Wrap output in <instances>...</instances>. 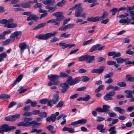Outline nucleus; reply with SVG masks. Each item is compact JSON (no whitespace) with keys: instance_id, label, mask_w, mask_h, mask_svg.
<instances>
[{"instance_id":"38","label":"nucleus","mask_w":134,"mask_h":134,"mask_svg":"<svg viewBox=\"0 0 134 134\" xmlns=\"http://www.w3.org/2000/svg\"><path fill=\"white\" fill-rule=\"evenodd\" d=\"M64 105V102L63 101L60 100L58 103L56 105V107L57 108H59L62 107Z\"/></svg>"},{"instance_id":"2","label":"nucleus","mask_w":134,"mask_h":134,"mask_svg":"<svg viewBox=\"0 0 134 134\" xmlns=\"http://www.w3.org/2000/svg\"><path fill=\"white\" fill-rule=\"evenodd\" d=\"M57 31H54L53 33L51 32L47 33L45 34H40L35 37L37 39L43 40H46L51 38L52 37H54L58 34Z\"/></svg>"},{"instance_id":"47","label":"nucleus","mask_w":134,"mask_h":134,"mask_svg":"<svg viewBox=\"0 0 134 134\" xmlns=\"http://www.w3.org/2000/svg\"><path fill=\"white\" fill-rule=\"evenodd\" d=\"M110 11L112 12V15H114L118 11H119L118 9L116 8H113L112 9L110 10Z\"/></svg>"},{"instance_id":"32","label":"nucleus","mask_w":134,"mask_h":134,"mask_svg":"<svg viewBox=\"0 0 134 134\" xmlns=\"http://www.w3.org/2000/svg\"><path fill=\"white\" fill-rule=\"evenodd\" d=\"M127 81L131 82H134V77H132V75H126Z\"/></svg>"},{"instance_id":"8","label":"nucleus","mask_w":134,"mask_h":134,"mask_svg":"<svg viewBox=\"0 0 134 134\" xmlns=\"http://www.w3.org/2000/svg\"><path fill=\"white\" fill-rule=\"evenodd\" d=\"M80 81V80H76L75 79H73L72 77L71 76H69L66 81V82L70 86L74 85Z\"/></svg>"},{"instance_id":"43","label":"nucleus","mask_w":134,"mask_h":134,"mask_svg":"<svg viewBox=\"0 0 134 134\" xmlns=\"http://www.w3.org/2000/svg\"><path fill=\"white\" fill-rule=\"evenodd\" d=\"M0 23L2 25H4V27H6L5 25L7 24V20L6 19H3L0 20Z\"/></svg>"},{"instance_id":"35","label":"nucleus","mask_w":134,"mask_h":134,"mask_svg":"<svg viewBox=\"0 0 134 134\" xmlns=\"http://www.w3.org/2000/svg\"><path fill=\"white\" fill-rule=\"evenodd\" d=\"M0 98L2 99H8L10 98V96L8 94H1L0 96Z\"/></svg>"},{"instance_id":"3","label":"nucleus","mask_w":134,"mask_h":134,"mask_svg":"<svg viewBox=\"0 0 134 134\" xmlns=\"http://www.w3.org/2000/svg\"><path fill=\"white\" fill-rule=\"evenodd\" d=\"M83 11L82 8L81 6H79L76 9L75 11V15L76 17H81L85 18H86V14L85 13L82 14V12Z\"/></svg>"},{"instance_id":"19","label":"nucleus","mask_w":134,"mask_h":134,"mask_svg":"<svg viewBox=\"0 0 134 134\" xmlns=\"http://www.w3.org/2000/svg\"><path fill=\"white\" fill-rule=\"evenodd\" d=\"M95 57L93 56H90L88 54L86 55V62L87 63H92L94 60Z\"/></svg>"},{"instance_id":"50","label":"nucleus","mask_w":134,"mask_h":134,"mask_svg":"<svg viewBox=\"0 0 134 134\" xmlns=\"http://www.w3.org/2000/svg\"><path fill=\"white\" fill-rule=\"evenodd\" d=\"M113 72H110L109 74H106L104 76V78L105 79L110 78L111 77L113 76Z\"/></svg>"},{"instance_id":"54","label":"nucleus","mask_w":134,"mask_h":134,"mask_svg":"<svg viewBox=\"0 0 134 134\" xmlns=\"http://www.w3.org/2000/svg\"><path fill=\"white\" fill-rule=\"evenodd\" d=\"M32 115V114L31 112L28 111L25 112L23 114V115L25 116H30Z\"/></svg>"},{"instance_id":"37","label":"nucleus","mask_w":134,"mask_h":134,"mask_svg":"<svg viewBox=\"0 0 134 134\" xmlns=\"http://www.w3.org/2000/svg\"><path fill=\"white\" fill-rule=\"evenodd\" d=\"M21 3L22 4V7L23 8H28L31 6L29 4V3L27 2Z\"/></svg>"},{"instance_id":"61","label":"nucleus","mask_w":134,"mask_h":134,"mask_svg":"<svg viewBox=\"0 0 134 134\" xmlns=\"http://www.w3.org/2000/svg\"><path fill=\"white\" fill-rule=\"evenodd\" d=\"M74 24H67L65 26L67 29L73 27L74 26Z\"/></svg>"},{"instance_id":"60","label":"nucleus","mask_w":134,"mask_h":134,"mask_svg":"<svg viewBox=\"0 0 134 134\" xmlns=\"http://www.w3.org/2000/svg\"><path fill=\"white\" fill-rule=\"evenodd\" d=\"M104 120L105 118H104L98 116L97 118L96 121L97 122H100Z\"/></svg>"},{"instance_id":"27","label":"nucleus","mask_w":134,"mask_h":134,"mask_svg":"<svg viewBox=\"0 0 134 134\" xmlns=\"http://www.w3.org/2000/svg\"><path fill=\"white\" fill-rule=\"evenodd\" d=\"M87 20L88 21L92 22H93L98 21H99L98 16H96L95 17H91L88 18Z\"/></svg>"},{"instance_id":"26","label":"nucleus","mask_w":134,"mask_h":134,"mask_svg":"<svg viewBox=\"0 0 134 134\" xmlns=\"http://www.w3.org/2000/svg\"><path fill=\"white\" fill-rule=\"evenodd\" d=\"M114 110L116 111H118L121 114H124L125 112V110L124 109H122L120 107H116L114 108Z\"/></svg>"},{"instance_id":"15","label":"nucleus","mask_w":134,"mask_h":134,"mask_svg":"<svg viewBox=\"0 0 134 134\" xmlns=\"http://www.w3.org/2000/svg\"><path fill=\"white\" fill-rule=\"evenodd\" d=\"M105 67L103 66H102L100 67V68H97L93 69L92 70V73H97L98 74H100L102 73Z\"/></svg>"},{"instance_id":"31","label":"nucleus","mask_w":134,"mask_h":134,"mask_svg":"<svg viewBox=\"0 0 134 134\" xmlns=\"http://www.w3.org/2000/svg\"><path fill=\"white\" fill-rule=\"evenodd\" d=\"M116 127L115 126H113L110 127L109 130L108 131L110 132V134H116V131L115 130Z\"/></svg>"},{"instance_id":"58","label":"nucleus","mask_w":134,"mask_h":134,"mask_svg":"<svg viewBox=\"0 0 134 134\" xmlns=\"http://www.w3.org/2000/svg\"><path fill=\"white\" fill-rule=\"evenodd\" d=\"M11 39L10 38L8 39L3 42V44L4 45H7L11 41Z\"/></svg>"},{"instance_id":"40","label":"nucleus","mask_w":134,"mask_h":134,"mask_svg":"<svg viewBox=\"0 0 134 134\" xmlns=\"http://www.w3.org/2000/svg\"><path fill=\"white\" fill-rule=\"evenodd\" d=\"M62 21L56 18L55 19H53V23L54 24V25H57L59 26L60 23V21Z\"/></svg>"},{"instance_id":"45","label":"nucleus","mask_w":134,"mask_h":134,"mask_svg":"<svg viewBox=\"0 0 134 134\" xmlns=\"http://www.w3.org/2000/svg\"><path fill=\"white\" fill-rule=\"evenodd\" d=\"M86 55L81 56L79 57L78 58V60L80 62L83 61L85 60L86 61Z\"/></svg>"},{"instance_id":"11","label":"nucleus","mask_w":134,"mask_h":134,"mask_svg":"<svg viewBox=\"0 0 134 134\" xmlns=\"http://www.w3.org/2000/svg\"><path fill=\"white\" fill-rule=\"evenodd\" d=\"M101 44H97L94 45L90 49V52H93L96 50L100 51L103 50L104 46H102L101 47Z\"/></svg>"},{"instance_id":"51","label":"nucleus","mask_w":134,"mask_h":134,"mask_svg":"<svg viewBox=\"0 0 134 134\" xmlns=\"http://www.w3.org/2000/svg\"><path fill=\"white\" fill-rule=\"evenodd\" d=\"M76 23H81V24H83L87 23V21H83L81 19H77L76 21Z\"/></svg>"},{"instance_id":"18","label":"nucleus","mask_w":134,"mask_h":134,"mask_svg":"<svg viewBox=\"0 0 134 134\" xmlns=\"http://www.w3.org/2000/svg\"><path fill=\"white\" fill-rule=\"evenodd\" d=\"M39 19V17L36 16V15L35 14H31L30 15L29 17L27 19V20L28 21L31 20H34L35 22L38 21Z\"/></svg>"},{"instance_id":"41","label":"nucleus","mask_w":134,"mask_h":134,"mask_svg":"<svg viewBox=\"0 0 134 134\" xmlns=\"http://www.w3.org/2000/svg\"><path fill=\"white\" fill-rule=\"evenodd\" d=\"M65 2L66 1L65 0H62L61 1L57 3V5L59 7H62Z\"/></svg>"},{"instance_id":"33","label":"nucleus","mask_w":134,"mask_h":134,"mask_svg":"<svg viewBox=\"0 0 134 134\" xmlns=\"http://www.w3.org/2000/svg\"><path fill=\"white\" fill-rule=\"evenodd\" d=\"M130 90H125L124 92L127 94L126 97L128 98L133 97V95L131 92L130 91Z\"/></svg>"},{"instance_id":"9","label":"nucleus","mask_w":134,"mask_h":134,"mask_svg":"<svg viewBox=\"0 0 134 134\" xmlns=\"http://www.w3.org/2000/svg\"><path fill=\"white\" fill-rule=\"evenodd\" d=\"M20 114H16L8 116L5 118V120L7 121H14L16 119L20 118Z\"/></svg>"},{"instance_id":"10","label":"nucleus","mask_w":134,"mask_h":134,"mask_svg":"<svg viewBox=\"0 0 134 134\" xmlns=\"http://www.w3.org/2000/svg\"><path fill=\"white\" fill-rule=\"evenodd\" d=\"M59 114V113L58 112H56L54 114H52L51 115L46 119L47 121L50 122L51 121L53 122H54L56 119V116H58Z\"/></svg>"},{"instance_id":"1","label":"nucleus","mask_w":134,"mask_h":134,"mask_svg":"<svg viewBox=\"0 0 134 134\" xmlns=\"http://www.w3.org/2000/svg\"><path fill=\"white\" fill-rule=\"evenodd\" d=\"M32 120V118H26L24 120V122L22 121L18 123L17 125L19 126H23L28 127L32 125V128L35 127V126H38L40 125V124L38 122H37L36 120L31 121Z\"/></svg>"},{"instance_id":"55","label":"nucleus","mask_w":134,"mask_h":134,"mask_svg":"<svg viewBox=\"0 0 134 134\" xmlns=\"http://www.w3.org/2000/svg\"><path fill=\"white\" fill-rule=\"evenodd\" d=\"M87 120L86 119H82L78 120L79 124H84L87 122Z\"/></svg>"},{"instance_id":"4","label":"nucleus","mask_w":134,"mask_h":134,"mask_svg":"<svg viewBox=\"0 0 134 134\" xmlns=\"http://www.w3.org/2000/svg\"><path fill=\"white\" fill-rule=\"evenodd\" d=\"M14 21L13 18H11L7 20V24H6L5 26L7 28H13L17 26L18 24L16 23H12Z\"/></svg>"},{"instance_id":"44","label":"nucleus","mask_w":134,"mask_h":134,"mask_svg":"<svg viewBox=\"0 0 134 134\" xmlns=\"http://www.w3.org/2000/svg\"><path fill=\"white\" fill-rule=\"evenodd\" d=\"M82 81L84 82H86L90 80L89 78L87 76H83L82 77Z\"/></svg>"},{"instance_id":"7","label":"nucleus","mask_w":134,"mask_h":134,"mask_svg":"<svg viewBox=\"0 0 134 134\" xmlns=\"http://www.w3.org/2000/svg\"><path fill=\"white\" fill-rule=\"evenodd\" d=\"M127 19H122L120 20L119 22L120 23H126L129 24L130 23V24L134 25V17H132L130 19H128L127 17Z\"/></svg>"},{"instance_id":"5","label":"nucleus","mask_w":134,"mask_h":134,"mask_svg":"<svg viewBox=\"0 0 134 134\" xmlns=\"http://www.w3.org/2000/svg\"><path fill=\"white\" fill-rule=\"evenodd\" d=\"M115 94V92L114 91H111L106 93L104 96L103 99L106 101L112 100H113L112 97L114 96Z\"/></svg>"},{"instance_id":"42","label":"nucleus","mask_w":134,"mask_h":134,"mask_svg":"<svg viewBox=\"0 0 134 134\" xmlns=\"http://www.w3.org/2000/svg\"><path fill=\"white\" fill-rule=\"evenodd\" d=\"M47 114L46 112H40L38 115V116L41 117L42 118H46L47 116Z\"/></svg>"},{"instance_id":"14","label":"nucleus","mask_w":134,"mask_h":134,"mask_svg":"<svg viewBox=\"0 0 134 134\" xmlns=\"http://www.w3.org/2000/svg\"><path fill=\"white\" fill-rule=\"evenodd\" d=\"M60 86L62 88L61 91L63 93L66 92L68 90L69 88V85L66 83H63L60 85Z\"/></svg>"},{"instance_id":"63","label":"nucleus","mask_w":134,"mask_h":134,"mask_svg":"<svg viewBox=\"0 0 134 134\" xmlns=\"http://www.w3.org/2000/svg\"><path fill=\"white\" fill-rule=\"evenodd\" d=\"M118 85L120 87H125L126 86V84L124 82H122L118 83Z\"/></svg>"},{"instance_id":"49","label":"nucleus","mask_w":134,"mask_h":134,"mask_svg":"<svg viewBox=\"0 0 134 134\" xmlns=\"http://www.w3.org/2000/svg\"><path fill=\"white\" fill-rule=\"evenodd\" d=\"M123 58H118L115 59V60L116 61L117 63L119 64H122L123 63Z\"/></svg>"},{"instance_id":"36","label":"nucleus","mask_w":134,"mask_h":134,"mask_svg":"<svg viewBox=\"0 0 134 134\" xmlns=\"http://www.w3.org/2000/svg\"><path fill=\"white\" fill-rule=\"evenodd\" d=\"M57 103L53 99H52L48 101L47 105L48 106L52 107L53 106V104H56Z\"/></svg>"},{"instance_id":"30","label":"nucleus","mask_w":134,"mask_h":134,"mask_svg":"<svg viewBox=\"0 0 134 134\" xmlns=\"http://www.w3.org/2000/svg\"><path fill=\"white\" fill-rule=\"evenodd\" d=\"M108 16V13L106 11L104 12H103L102 15L101 16H98L99 21L101 20H102L103 19L107 17Z\"/></svg>"},{"instance_id":"21","label":"nucleus","mask_w":134,"mask_h":134,"mask_svg":"<svg viewBox=\"0 0 134 134\" xmlns=\"http://www.w3.org/2000/svg\"><path fill=\"white\" fill-rule=\"evenodd\" d=\"M19 47L22 52H23L25 49L28 48L27 46L24 42H23L19 44Z\"/></svg>"},{"instance_id":"24","label":"nucleus","mask_w":134,"mask_h":134,"mask_svg":"<svg viewBox=\"0 0 134 134\" xmlns=\"http://www.w3.org/2000/svg\"><path fill=\"white\" fill-rule=\"evenodd\" d=\"M24 76V74H22L20 75L15 80L13 84V86H14L16 84L17 82H19L22 79Z\"/></svg>"},{"instance_id":"53","label":"nucleus","mask_w":134,"mask_h":134,"mask_svg":"<svg viewBox=\"0 0 134 134\" xmlns=\"http://www.w3.org/2000/svg\"><path fill=\"white\" fill-rule=\"evenodd\" d=\"M70 35V34H66L65 33H62L60 35V37H64L65 38H67L69 37Z\"/></svg>"},{"instance_id":"13","label":"nucleus","mask_w":134,"mask_h":134,"mask_svg":"<svg viewBox=\"0 0 134 134\" xmlns=\"http://www.w3.org/2000/svg\"><path fill=\"white\" fill-rule=\"evenodd\" d=\"M53 15L56 17V19L62 21L65 19V17L63 15L62 12H57L53 13Z\"/></svg>"},{"instance_id":"34","label":"nucleus","mask_w":134,"mask_h":134,"mask_svg":"<svg viewBox=\"0 0 134 134\" xmlns=\"http://www.w3.org/2000/svg\"><path fill=\"white\" fill-rule=\"evenodd\" d=\"M110 89H113L114 91H115L120 90V88L117 86L114 87L111 85H110L107 87L106 90H108Z\"/></svg>"},{"instance_id":"48","label":"nucleus","mask_w":134,"mask_h":134,"mask_svg":"<svg viewBox=\"0 0 134 134\" xmlns=\"http://www.w3.org/2000/svg\"><path fill=\"white\" fill-rule=\"evenodd\" d=\"M60 45L62 46L63 49H64L67 47H68V44H65V43L60 42L59 43Z\"/></svg>"},{"instance_id":"29","label":"nucleus","mask_w":134,"mask_h":134,"mask_svg":"<svg viewBox=\"0 0 134 134\" xmlns=\"http://www.w3.org/2000/svg\"><path fill=\"white\" fill-rule=\"evenodd\" d=\"M45 8L47 9H49V12L52 13L56 9V7L55 6L54 7L50 6L49 5H48L45 6Z\"/></svg>"},{"instance_id":"46","label":"nucleus","mask_w":134,"mask_h":134,"mask_svg":"<svg viewBox=\"0 0 134 134\" xmlns=\"http://www.w3.org/2000/svg\"><path fill=\"white\" fill-rule=\"evenodd\" d=\"M125 53L129 55H133L134 54V52L131 51V49H129L126 51Z\"/></svg>"},{"instance_id":"59","label":"nucleus","mask_w":134,"mask_h":134,"mask_svg":"<svg viewBox=\"0 0 134 134\" xmlns=\"http://www.w3.org/2000/svg\"><path fill=\"white\" fill-rule=\"evenodd\" d=\"M91 97L89 95H87L85 97H83V100L85 101H88L91 99Z\"/></svg>"},{"instance_id":"57","label":"nucleus","mask_w":134,"mask_h":134,"mask_svg":"<svg viewBox=\"0 0 134 134\" xmlns=\"http://www.w3.org/2000/svg\"><path fill=\"white\" fill-rule=\"evenodd\" d=\"M16 104V103L15 102H11L8 105V108H10L13 107Z\"/></svg>"},{"instance_id":"62","label":"nucleus","mask_w":134,"mask_h":134,"mask_svg":"<svg viewBox=\"0 0 134 134\" xmlns=\"http://www.w3.org/2000/svg\"><path fill=\"white\" fill-rule=\"evenodd\" d=\"M116 63V62L111 60L107 62V64L110 65H115Z\"/></svg>"},{"instance_id":"17","label":"nucleus","mask_w":134,"mask_h":134,"mask_svg":"<svg viewBox=\"0 0 134 134\" xmlns=\"http://www.w3.org/2000/svg\"><path fill=\"white\" fill-rule=\"evenodd\" d=\"M49 80L52 81L54 82L59 79V75H49L48 76Z\"/></svg>"},{"instance_id":"16","label":"nucleus","mask_w":134,"mask_h":134,"mask_svg":"<svg viewBox=\"0 0 134 134\" xmlns=\"http://www.w3.org/2000/svg\"><path fill=\"white\" fill-rule=\"evenodd\" d=\"M121 53L119 52L116 53L114 51L111 52H109L108 53V55L109 56H113V58L115 59L116 57H119L121 56Z\"/></svg>"},{"instance_id":"52","label":"nucleus","mask_w":134,"mask_h":134,"mask_svg":"<svg viewBox=\"0 0 134 134\" xmlns=\"http://www.w3.org/2000/svg\"><path fill=\"white\" fill-rule=\"evenodd\" d=\"M48 100L47 99H44L41 100L40 101V102L42 104H45L47 102L48 103Z\"/></svg>"},{"instance_id":"39","label":"nucleus","mask_w":134,"mask_h":134,"mask_svg":"<svg viewBox=\"0 0 134 134\" xmlns=\"http://www.w3.org/2000/svg\"><path fill=\"white\" fill-rule=\"evenodd\" d=\"M59 78L60 77H63L65 78L68 77V75L66 74L65 72H60L59 73Z\"/></svg>"},{"instance_id":"20","label":"nucleus","mask_w":134,"mask_h":134,"mask_svg":"<svg viewBox=\"0 0 134 134\" xmlns=\"http://www.w3.org/2000/svg\"><path fill=\"white\" fill-rule=\"evenodd\" d=\"M55 92L53 96L52 99L57 103L59 99V92L58 91H56Z\"/></svg>"},{"instance_id":"12","label":"nucleus","mask_w":134,"mask_h":134,"mask_svg":"<svg viewBox=\"0 0 134 134\" xmlns=\"http://www.w3.org/2000/svg\"><path fill=\"white\" fill-rule=\"evenodd\" d=\"M21 34V31H16L11 35L10 37L12 38L14 41L15 37H16L17 39L19 38L20 37Z\"/></svg>"},{"instance_id":"64","label":"nucleus","mask_w":134,"mask_h":134,"mask_svg":"<svg viewBox=\"0 0 134 134\" xmlns=\"http://www.w3.org/2000/svg\"><path fill=\"white\" fill-rule=\"evenodd\" d=\"M134 109V107L131 106L128 107L127 109V111L129 112H131Z\"/></svg>"},{"instance_id":"23","label":"nucleus","mask_w":134,"mask_h":134,"mask_svg":"<svg viewBox=\"0 0 134 134\" xmlns=\"http://www.w3.org/2000/svg\"><path fill=\"white\" fill-rule=\"evenodd\" d=\"M104 125L103 124L98 125L97 127V129L98 130H100V132L102 133H104L105 132L106 129L103 128Z\"/></svg>"},{"instance_id":"25","label":"nucleus","mask_w":134,"mask_h":134,"mask_svg":"<svg viewBox=\"0 0 134 134\" xmlns=\"http://www.w3.org/2000/svg\"><path fill=\"white\" fill-rule=\"evenodd\" d=\"M46 25V23H45L40 24L33 28L32 29V30H38L45 26Z\"/></svg>"},{"instance_id":"6","label":"nucleus","mask_w":134,"mask_h":134,"mask_svg":"<svg viewBox=\"0 0 134 134\" xmlns=\"http://www.w3.org/2000/svg\"><path fill=\"white\" fill-rule=\"evenodd\" d=\"M1 128L2 129L3 132H7L9 131L15 130L16 129V127L15 126H8V125L7 124L1 125Z\"/></svg>"},{"instance_id":"22","label":"nucleus","mask_w":134,"mask_h":134,"mask_svg":"<svg viewBox=\"0 0 134 134\" xmlns=\"http://www.w3.org/2000/svg\"><path fill=\"white\" fill-rule=\"evenodd\" d=\"M42 3L45 5H53L55 1L54 0H46L43 1Z\"/></svg>"},{"instance_id":"28","label":"nucleus","mask_w":134,"mask_h":134,"mask_svg":"<svg viewBox=\"0 0 134 134\" xmlns=\"http://www.w3.org/2000/svg\"><path fill=\"white\" fill-rule=\"evenodd\" d=\"M110 108V106L107 105H104L103 107V112H107L108 114V113L110 111L109 109Z\"/></svg>"},{"instance_id":"56","label":"nucleus","mask_w":134,"mask_h":134,"mask_svg":"<svg viewBox=\"0 0 134 134\" xmlns=\"http://www.w3.org/2000/svg\"><path fill=\"white\" fill-rule=\"evenodd\" d=\"M129 59L128 58H126L125 59H123V63L124 62H125L126 64H130L132 63L131 61H129Z\"/></svg>"}]
</instances>
